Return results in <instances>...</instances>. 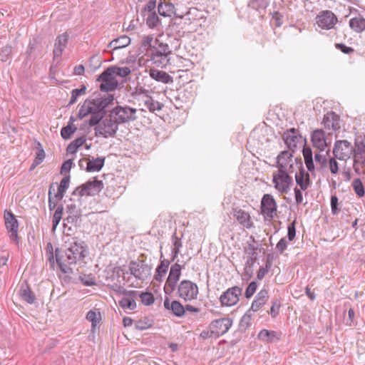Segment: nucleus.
Masks as SVG:
<instances>
[{"label": "nucleus", "mask_w": 365, "mask_h": 365, "mask_svg": "<svg viewBox=\"0 0 365 365\" xmlns=\"http://www.w3.org/2000/svg\"><path fill=\"white\" fill-rule=\"evenodd\" d=\"M88 248L83 241L73 239L64 252L58 248L55 250L56 260L61 271L65 274L73 273L78 263L84 262Z\"/></svg>", "instance_id": "obj_1"}, {"label": "nucleus", "mask_w": 365, "mask_h": 365, "mask_svg": "<svg viewBox=\"0 0 365 365\" xmlns=\"http://www.w3.org/2000/svg\"><path fill=\"white\" fill-rule=\"evenodd\" d=\"M172 53V50L168 43L155 38V43L148 54L154 65L165 68L169 63Z\"/></svg>", "instance_id": "obj_2"}, {"label": "nucleus", "mask_w": 365, "mask_h": 365, "mask_svg": "<svg viewBox=\"0 0 365 365\" xmlns=\"http://www.w3.org/2000/svg\"><path fill=\"white\" fill-rule=\"evenodd\" d=\"M113 101V97L112 96L89 99V107L92 109L91 117L88 122L91 126L96 125L104 118L106 113V108Z\"/></svg>", "instance_id": "obj_3"}, {"label": "nucleus", "mask_w": 365, "mask_h": 365, "mask_svg": "<svg viewBox=\"0 0 365 365\" xmlns=\"http://www.w3.org/2000/svg\"><path fill=\"white\" fill-rule=\"evenodd\" d=\"M110 116L117 120L119 124H125L138 119L137 109L128 105L117 106L110 111Z\"/></svg>", "instance_id": "obj_4"}, {"label": "nucleus", "mask_w": 365, "mask_h": 365, "mask_svg": "<svg viewBox=\"0 0 365 365\" xmlns=\"http://www.w3.org/2000/svg\"><path fill=\"white\" fill-rule=\"evenodd\" d=\"M120 125L117 120L110 116L100 120L95 128L96 135H100L104 138L115 137Z\"/></svg>", "instance_id": "obj_5"}, {"label": "nucleus", "mask_w": 365, "mask_h": 365, "mask_svg": "<svg viewBox=\"0 0 365 365\" xmlns=\"http://www.w3.org/2000/svg\"><path fill=\"white\" fill-rule=\"evenodd\" d=\"M103 188V183L101 180H90L86 183L77 187L73 192V195L93 196L98 194Z\"/></svg>", "instance_id": "obj_6"}, {"label": "nucleus", "mask_w": 365, "mask_h": 365, "mask_svg": "<svg viewBox=\"0 0 365 365\" xmlns=\"http://www.w3.org/2000/svg\"><path fill=\"white\" fill-rule=\"evenodd\" d=\"M198 293L197 285L187 279L180 282L178 287V296L185 301H191L197 299Z\"/></svg>", "instance_id": "obj_7"}, {"label": "nucleus", "mask_w": 365, "mask_h": 365, "mask_svg": "<svg viewBox=\"0 0 365 365\" xmlns=\"http://www.w3.org/2000/svg\"><path fill=\"white\" fill-rule=\"evenodd\" d=\"M129 270L136 279L144 281L151 274V267L143 260H132Z\"/></svg>", "instance_id": "obj_8"}, {"label": "nucleus", "mask_w": 365, "mask_h": 365, "mask_svg": "<svg viewBox=\"0 0 365 365\" xmlns=\"http://www.w3.org/2000/svg\"><path fill=\"white\" fill-rule=\"evenodd\" d=\"M354 146L346 140H336L333 148L334 157L340 160H346L353 155Z\"/></svg>", "instance_id": "obj_9"}, {"label": "nucleus", "mask_w": 365, "mask_h": 365, "mask_svg": "<svg viewBox=\"0 0 365 365\" xmlns=\"http://www.w3.org/2000/svg\"><path fill=\"white\" fill-rule=\"evenodd\" d=\"M182 266L178 263L173 264L170 267V272L164 286V292L165 294L170 295L176 289L177 283L181 276Z\"/></svg>", "instance_id": "obj_10"}, {"label": "nucleus", "mask_w": 365, "mask_h": 365, "mask_svg": "<svg viewBox=\"0 0 365 365\" xmlns=\"http://www.w3.org/2000/svg\"><path fill=\"white\" fill-rule=\"evenodd\" d=\"M292 173L279 172L273 174L272 182L274 187L281 193H287L290 186L293 183L292 178L289 175Z\"/></svg>", "instance_id": "obj_11"}, {"label": "nucleus", "mask_w": 365, "mask_h": 365, "mask_svg": "<svg viewBox=\"0 0 365 365\" xmlns=\"http://www.w3.org/2000/svg\"><path fill=\"white\" fill-rule=\"evenodd\" d=\"M278 171L294 173V160L292 154L287 150L282 151L277 158Z\"/></svg>", "instance_id": "obj_12"}, {"label": "nucleus", "mask_w": 365, "mask_h": 365, "mask_svg": "<svg viewBox=\"0 0 365 365\" xmlns=\"http://www.w3.org/2000/svg\"><path fill=\"white\" fill-rule=\"evenodd\" d=\"M242 294V289L235 286L229 288L222 293L220 297L222 306L231 307L236 304L239 302V297Z\"/></svg>", "instance_id": "obj_13"}, {"label": "nucleus", "mask_w": 365, "mask_h": 365, "mask_svg": "<svg viewBox=\"0 0 365 365\" xmlns=\"http://www.w3.org/2000/svg\"><path fill=\"white\" fill-rule=\"evenodd\" d=\"M337 22V17L329 10L321 11L317 16V24L322 29L329 30Z\"/></svg>", "instance_id": "obj_14"}, {"label": "nucleus", "mask_w": 365, "mask_h": 365, "mask_svg": "<svg viewBox=\"0 0 365 365\" xmlns=\"http://www.w3.org/2000/svg\"><path fill=\"white\" fill-rule=\"evenodd\" d=\"M232 325V320L230 318L224 317L218 319L213 320L209 329L214 333V336H220L228 331Z\"/></svg>", "instance_id": "obj_15"}, {"label": "nucleus", "mask_w": 365, "mask_h": 365, "mask_svg": "<svg viewBox=\"0 0 365 365\" xmlns=\"http://www.w3.org/2000/svg\"><path fill=\"white\" fill-rule=\"evenodd\" d=\"M277 205L273 196L265 194L261 201L262 213L269 218H273L277 214Z\"/></svg>", "instance_id": "obj_16"}, {"label": "nucleus", "mask_w": 365, "mask_h": 365, "mask_svg": "<svg viewBox=\"0 0 365 365\" xmlns=\"http://www.w3.org/2000/svg\"><path fill=\"white\" fill-rule=\"evenodd\" d=\"M4 220L6 230L10 233V238L17 242L19 223L16 217L11 212L6 210L4 212Z\"/></svg>", "instance_id": "obj_17"}, {"label": "nucleus", "mask_w": 365, "mask_h": 365, "mask_svg": "<svg viewBox=\"0 0 365 365\" xmlns=\"http://www.w3.org/2000/svg\"><path fill=\"white\" fill-rule=\"evenodd\" d=\"M311 141L313 146L320 151H324L330 144V141L327 142L326 133L322 129H316L312 132Z\"/></svg>", "instance_id": "obj_18"}, {"label": "nucleus", "mask_w": 365, "mask_h": 365, "mask_svg": "<svg viewBox=\"0 0 365 365\" xmlns=\"http://www.w3.org/2000/svg\"><path fill=\"white\" fill-rule=\"evenodd\" d=\"M353 151L354 167H356V161L365 157V135L359 134L354 139Z\"/></svg>", "instance_id": "obj_19"}, {"label": "nucleus", "mask_w": 365, "mask_h": 365, "mask_svg": "<svg viewBox=\"0 0 365 365\" xmlns=\"http://www.w3.org/2000/svg\"><path fill=\"white\" fill-rule=\"evenodd\" d=\"M294 160L297 162V164H299V168H300L299 172L295 175L296 182L302 190H306L310 185L309 174L303 168L301 159L296 158Z\"/></svg>", "instance_id": "obj_20"}, {"label": "nucleus", "mask_w": 365, "mask_h": 365, "mask_svg": "<svg viewBox=\"0 0 365 365\" xmlns=\"http://www.w3.org/2000/svg\"><path fill=\"white\" fill-rule=\"evenodd\" d=\"M302 136L299 134V130L292 128L284 133L283 139L287 146L292 150H294L301 140Z\"/></svg>", "instance_id": "obj_21"}, {"label": "nucleus", "mask_w": 365, "mask_h": 365, "mask_svg": "<svg viewBox=\"0 0 365 365\" xmlns=\"http://www.w3.org/2000/svg\"><path fill=\"white\" fill-rule=\"evenodd\" d=\"M232 215L237 222L247 229H250L253 227V222L251 220V217L247 212H245L241 208L236 207L232 210Z\"/></svg>", "instance_id": "obj_22"}, {"label": "nucleus", "mask_w": 365, "mask_h": 365, "mask_svg": "<svg viewBox=\"0 0 365 365\" xmlns=\"http://www.w3.org/2000/svg\"><path fill=\"white\" fill-rule=\"evenodd\" d=\"M322 123L328 130H337L340 128L339 116L334 112L327 113L324 116Z\"/></svg>", "instance_id": "obj_23"}, {"label": "nucleus", "mask_w": 365, "mask_h": 365, "mask_svg": "<svg viewBox=\"0 0 365 365\" xmlns=\"http://www.w3.org/2000/svg\"><path fill=\"white\" fill-rule=\"evenodd\" d=\"M268 299V291L265 289L260 290L252 302L250 310L252 312H257L263 305L266 304Z\"/></svg>", "instance_id": "obj_24"}, {"label": "nucleus", "mask_w": 365, "mask_h": 365, "mask_svg": "<svg viewBox=\"0 0 365 365\" xmlns=\"http://www.w3.org/2000/svg\"><path fill=\"white\" fill-rule=\"evenodd\" d=\"M163 305L166 309L171 310L172 313L176 317H181L185 314V307L178 301L174 300L170 303L168 298H166Z\"/></svg>", "instance_id": "obj_25"}, {"label": "nucleus", "mask_w": 365, "mask_h": 365, "mask_svg": "<svg viewBox=\"0 0 365 365\" xmlns=\"http://www.w3.org/2000/svg\"><path fill=\"white\" fill-rule=\"evenodd\" d=\"M68 41V36L66 33L59 35L56 41L53 49L54 58L61 56L63 50L66 48Z\"/></svg>", "instance_id": "obj_26"}, {"label": "nucleus", "mask_w": 365, "mask_h": 365, "mask_svg": "<svg viewBox=\"0 0 365 365\" xmlns=\"http://www.w3.org/2000/svg\"><path fill=\"white\" fill-rule=\"evenodd\" d=\"M138 101H141L150 113L160 111L164 107L162 103L155 101L151 96H145L144 98H138Z\"/></svg>", "instance_id": "obj_27"}, {"label": "nucleus", "mask_w": 365, "mask_h": 365, "mask_svg": "<svg viewBox=\"0 0 365 365\" xmlns=\"http://www.w3.org/2000/svg\"><path fill=\"white\" fill-rule=\"evenodd\" d=\"M66 212L68 213V215L64 221H66L68 223H77L78 219L81 216L80 209H78L77 206L73 203L68 204L67 205Z\"/></svg>", "instance_id": "obj_28"}, {"label": "nucleus", "mask_w": 365, "mask_h": 365, "mask_svg": "<svg viewBox=\"0 0 365 365\" xmlns=\"http://www.w3.org/2000/svg\"><path fill=\"white\" fill-rule=\"evenodd\" d=\"M149 73L150 76L157 81L163 83H171L173 82V77L170 76L168 73H167L165 71L150 69Z\"/></svg>", "instance_id": "obj_29"}, {"label": "nucleus", "mask_w": 365, "mask_h": 365, "mask_svg": "<svg viewBox=\"0 0 365 365\" xmlns=\"http://www.w3.org/2000/svg\"><path fill=\"white\" fill-rule=\"evenodd\" d=\"M20 296L27 303L33 304L36 300L34 292L31 290L26 282H24L20 288Z\"/></svg>", "instance_id": "obj_30"}, {"label": "nucleus", "mask_w": 365, "mask_h": 365, "mask_svg": "<svg viewBox=\"0 0 365 365\" xmlns=\"http://www.w3.org/2000/svg\"><path fill=\"white\" fill-rule=\"evenodd\" d=\"M130 38L124 35L111 41L108 43V47L113 50H117L128 46L130 43Z\"/></svg>", "instance_id": "obj_31"}, {"label": "nucleus", "mask_w": 365, "mask_h": 365, "mask_svg": "<svg viewBox=\"0 0 365 365\" xmlns=\"http://www.w3.org/2000/svg\"><path fill=\"white\" fill-rule=\"evenodd\" d=\"M104 158H97L96 159L88 160L86 170L87 172L100 171L104 165Z\"/></svg>", "instance_id": "obj_32"}, {"label": "nucleus", "mask_w": 365, "mask_h": 365, "mask_svg": "<svg viewBox=\"0 0 365 365\" xmlns=\"http://www.w3.org/2000/svg\"><path fill=\"white\" fill-rule=\"evenodd\" d=\"M170 265V261L168 259H163L160 261V264L157 267L154 279L156 281L161 282L163 277L168 272Z\"/></svg>", "instance_id": "obj_33"}, {"label": "nucleus", "mask_w": 365, "mask_h": 365, "mask_svg": "<svg viewBox=\"0 0 365 365\" xmlns=\"http://www.w3.org/2000/svg\"><path fill=\"white\" fill-rule=\"evenodd\" d=\"M350 28L356 33H361L365 30V19L361 16L354 17L349 21Z\"/></svg>", "instance_id": "obj_34"}, {"label": "nucleus", "mask_w": 365, "mask_h": 365, "mask_svg": "<svg viewBox=\"0 0 365 365\" xmlns=\"http://www.w3.org/2000/svg\"><path fill=\"white\" fill-rule=\"evenodd\" d=\"M70 182V175H66L61 180L59 186H58L57 192L54 194V197L61 200L65 194L66 190L68 189Z\"/></svg>", "instance_id": "obj_35"}, {"label": "nucleus", "mask_w": 365, "mask_h": 365, "mask_svg": "<svg viewBox=\"0 0 365 365\" xmlns=\"http://www.w3.org/2000/svg\"><path fill=\"white\" fill-rule=\"evenodd\" d=\"M175 6L171 3L160 2L158 6V11L162 16H171L174 12Z\"/></svg>", "instance_id": "obj_36"}, {"label": "nucleus", "mask_w": 365, "mask_h": 365, "mask_svg": "<svg viewBox=\"0 0 365 365\" xmlns=\"http://www.w3.org/2000/svg\"><path fill=\"white\" fill-rule=\"evenodd\" d=\"M302 152L307 170L309 172H312L314 170V164L312 158V149L309 147H304Z\"/></svg>", "instance_id": "obj_37"}, {"label": "nucleus", "mask_w": 365, "mask_h": 365, "mask_svg": "<svg viewBox=\"0 0 365 365\" xmlns=\"http://www.w3.org/2000/svg\"><path fill=\"white\" fill-rule=\"evenodd\" d=\"M258 338L266 342H272L275 339H279L277 336V332L274 331H269L267 329H262L258 334Z\"/></svg>", "instance_id": "obj_38"}, {"label": "nucleus", "mask_w": 365, "mask_h": 365, "mask_svg": "<svg viewBox=\"0 0 365 365\" xmlns=\"http://www.w3.org/2000/svg\"><path fill=\"white\" fill-rule=\"evenodd\" d=\"M135 297H136L130 296L123 297L119 301V305L123 309L133 310L136 308V302L135 301Z\"/></svg>", "instance_id": "obj_39"}, {"label": "nucleus", "mask_w": 365, "mask_h": 365, "mask_svg": "<svg viewBox=\"0 0 365 365\" xmlns=\"http://www.w3.org/2000/svg\"><path fill=\"white\" fill-rule=\"evenodd\" d=\"M86 141L85 137H80L73 140L67 147V152L70 154L76 153L78 148L81 147Z\"/></svg>", "instance_id": "obj_40"}, {"label": "nucleus", "mask_w": 365, "mask_h": 365, "mask_svg": "<svg viewBox=\"0 0 365 365\" xmlns=\"http://www.w3.org/2000/svg\"><path fill=\"white\" fill-rule=\"evenodd\" d=\"M63 212V206L62 205H59L57 206L56 210L54 212L53 220H52V230H55L59 224L61 220L62 219Z\"/></svg>", "instance_id": "obj_41"}, {"label": "nucleus", "mask_w": 365, "mask_h": 365, "mask_svg": "<svg viewBox=\"0 0 365 365\" xmlns=\"http://www.w3.org/2000/svg\"><path fill=\"white\" fill-rule=\"evenodd\" d=\"M86 319L91 322L92 331H95L96 326L101 319L100 312L90 310L86 314Z\"/></svg>", "instance_id": "obj_42"}, {"label": "nucleus", "mask_w": 365, "mask_h": 365, "mask_svg": "<svg viewBox=\"0 0 365 365\" xmlns=\"http://www.w3.org/2000/svg\"><path fill=\"white\" fill-rule=\"evenodd\" d=\"M351 186L358 197H361L365 194L364 187L359 178H356L352 181Z\"/></svg>", "instance_id": "obj_43"}, {"label": "nucleus", "mask_w": 365, "mask_h": 365, "mask_svg": "<svg viewBox=\"0 0 365 365\" xmlns=\"http://www.w3.org/2000/svg\"><path fill=\"white\" fill-rule=\"evenodd\" d=\"M151 93V91L148 90L143 86H137L133 92L132 96L138 101V98H144L145 96H150Z\"/></svg>", "instance_id": "obj_44"}, {"label": "nucleus", "mask_w": 365, "mask_h": 365, "mask_svg": "<svg viewBox=\"0 0 365 365\" xmlns=\"http://www.w3.org/2000/svg\"><path fill=\"white\" fill-rule=\"evenodd\" d=\"M77 130V128L74 125L68 124L66 126L62 128L61 130V135L63 139L68 140L71 138V135L73 134Z\"/></svg>", "instance_id": "obj_45"}, {"label": "nucleus", "mask_w": 365, "mask_h": 365, "mask_svg": "<svg viewBox=\"0 0 365 365\" xmlns=\"http://www.w3.org/2000/svg\"><path fill=\"white\" fill-rule=\"evenodd\" d=\"M86 91V86L82 85L81 88H76L71 91V97L69 101V105H72L77 101L80 96L84 95Z\"/></svg>", "instance_id": "obj_46"}, {"label": "nucleus", "mask_w": 365, "mask_h": 365, "mask_svg": "<svg viewBox=\"0 0 365 365\" xmlns=\"http://www.w3.org/2000/svg\"><path fill=\"white\" fill-rule=\"evenodd\" d=\"M113 70V75L120 77H126L130 74L131 70L129 67L110 66Z\"/></svg>", "instance_id": "obj_47"}, {"label": "nucleus", "mask_w": 365, "mask_h": 365, "mask_svg": "<svg viewBox=\"0 0 365 365\" xmlns=\"http://www.w3.org/2000/svg\"><path fill=\"white\" fill-rule=\"evenodd\" d=\"M91 108L89 107V98L86 99L80 107L78 116L80 119L83 118L88 115H91Z\"/></svg>", "instance_id": "obj_48"}, {"label": "nucleus", "mask_w": 365, "mask_h": 365, "mask_svg": "<svg viewBox=\"0 0 365 365\" xmlns=\"http://www.w3.org/2000/svg\"><path fill=\"white\" fill-rule=\"evenodd\" d=\"M118 86V82L113 79L107 82L101 83L100 84V90L103 92H109L114 91Z\"/></svg>", "instance_id": "obj_49"}, {"label": "nucleus", "mask_w": 365, "mask_h": 365, "mask_svg": "<svg viewBox=\"0 0 365 365\" xmlns=\"http://www.w3.org/2000/svg\"><path fill=\"white\" fill-rule=\"evenodd\" d=\"M160 22V19L158 16L156 12H151L148 14L146 18V24L150 28L156 27Z\"/></svg>", "instance_id": "obj_50"}, {"label": "nucleus", "mask_w": 365, "mask_h": 365, "mask_svg": "<svg viewBox=\"0 0 365 365\" xmlns=\"http://www.w3.org/2000/svg\"><path fill=\"white\" fill-rule=\"evenodd\" d=\"M314 160L318 170H322L327 168V159L325 155H321L320 153H316L314 155Z\"/></svg>", "instance_id": "obj_51"}, {"label": "nucleus", "mask_w": 365, "mask_h": 365, "mask_svg": "<svg viewBox=\"0 0 365 365\" xmlns=\"http://www.w3.org/2000/svg\"><path fill=\"white\" fill-rule=\"evenodd\" d=\"M111 67H108L98 77L97 81L101 83L114 79Z\"/></svg>", "instance_id": "obj_52"}, {"label": "nucleus", "mask_w": 365, "mask_h": 365, "mask_svg": "<svg viewBox=\"0 0 365 365\" xmlns=\"http://www.w3.org/2000/svg\"><path fill=\"white\" fill-rule=\"evenodd\" d=\"M113 289L117 293L123 294L126 297L130 296V297H137L138 295V293L137 291L135 290H130L128 291L124 287L119 286V285H113Z\"/></svg>", "instance_id": "obj_53"}, {"label": "nucleus", "mask_w": 365, "mask_h": 365, "mask_svg": "<svg viewBox=\"0 0 365 365\" xmlns=\"http://www.w3.org/2000/svg\"><path fill=\"white\" fill-rule=\"evenodd\" d=\"M12 47L9 45L2 48L0 51V61L1 62H6L11 56Z\"/></svg>", "instance_id": "obj_54"}, {"label": "nucleus", "mask_w": 365, "mask_h": 365, "mask_svg": "<svg viewBox=\"0 0 365 365\" xmlns=\"http://www.w3.org/2000/svg\"><path fill=\"white\" fill-rule=\"evenodd\" d=\"M139 297L142 303L147 306L152 304L155 301L153 295L150 292H143Z\"/></svg>", "instance_id": "obj_55"}, {"label": "nucleus", "mask_w": 365, "mask_h": 365, "mask_svg": "<svg viewBox=\"0 0 365 365\" xmlns=\"http://www.w3.org/2000/svg\"><path fill=\"white\" fill-rule=\"evenodd\" d=\"M251 311L252 310L250 309L242 317L240 322V326L241 327L246 329L250 325L252 320V314L250 313Z\"/></svg>", "instance_id": "obj_56"}, {"label": "nucleus", "mask_w": 365, "mask_h": 365, "mask_svg": "<svg viewBox=\"0 0 365 365\" xmlns=\"http://www.w3.org/2000/svg\"><path fill=\"white\" fill-rule=\"evenodd\" d=\"M155 40L152 36H144L142 40V46L145 48L148 53L150 51V48L155 43Z\"/></svg>", "instance_id": "obj_57"}, {"label": "nucleus", "mask_w": 365, "mask_h": 365, "mask_svg": "<svg viewBox=\"0 0 365 365\" xmlns=\"http://www.w3.org/2000/svg\"><path fill=\"white\" fill-rule=\"evenodd\" d=\"M55 191L53 185H51L48 190V207L50 210L55 209L57 206V202L53 200L54 195L53 196V192Z\"/></svg>", "instance_id": "obj_58"}, {"label": "nucleus", "mask_w": 365, "mask_h": 365, "mask_svg": "<svg viewBox=\"0 0 365 365\" xmlns=\"http://www.w3.org/2000/svg\"><path fill=\"white\" fill-rule=\"evenodd\" d=\"M257 288V284L256 282H252L250 283L245 292V297L247 299L250 298L256 292Z\"/></svg>", "instance_id": "obj_59"}, {"label": "nucleus", "mask_w": 365, "mask_h": 365, "mask_svg": "<svg viewBox=\"0 0 365 365\" xmlns=\"http://www.w3.org/2000/svg\"><path fill=\"white\" fill-rule=\"evenodd\" d=\"M255 264V259L253 257H250L247 260L245 267V274H247L249 277H251L253 274V267Z\"/></svg>", "instance_id": "obj_60"}, {"label": "nucleus", "mask_w": 365, "mask_h": 365, "mask_svg": "<svg viewBox=\"0 0 365 365\" xmlns=\"http://www.w3.org/2000/svg\"><path fill=\"white\" fill-rule=\"evenodd\" d=\"M279 308L280 302L278 299L273 300L272 302V307L270 308V311L268 312V313L270 314L272 317H275L279 314Z\"/></svg>", "instance_id": "obj_61"}, {"label": "nucleus", "mask_w": 365, "mask_h": 365, "mask_svg": "<svg viewBox=\"0 0 365 365\" xmlns=\"http://www.w3.org/2000/svg\"><path fill=\"white\" fill-rule=\"evenodd\" d=\"M171 239H172V243H173L172 249L180 250V249L182 247V242L181 237H179L177 236L176 232H175L173 234Z\"/></svg>", "instance_id": "obj_62"}, {"label": "nucleus", "mask_w": 365, "mask_h": 365, "mask_svg": "<svg viewBox=\"0 0 365 365\" xmlns=\"http://www.w3.org/2000/svg\"><path fill=\"white\" fill-rule=\"evenodd\" d=\"M38 145L39 148L38 150V152L36 153V155L34 161L38 164H41L45 158V152L44 150L42 148L40 143H38Z\"/></svg>", "instance_id": "obj_63"}, {"label": "nucleus", "mask_w": 365, "mask_h": 365, "mask_svg": "<svg viewBox=\"0 0 365 365\" xmlns=\"http://www.w3.org/2000/svg\"><path fill=\"white\" fill-rule=\"evenodd\" d=\"M338 165L339 164H338L337 161L336 160L335 157L331 158L329 160V168L330 172L332 174H336L338 173V171H339Z\"/></svg>", "instance_id": "obj_64"}]
</instances>
